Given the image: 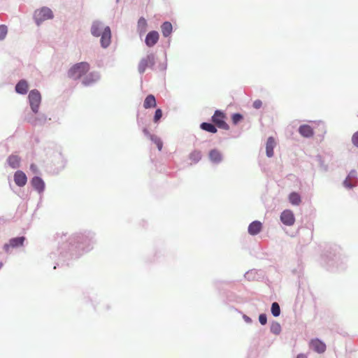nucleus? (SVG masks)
I'll use <instances>...</instances> for the list:
<instances>
[{
    "mask_svg": "<svg viewBox=\"0 0 358 358\" xmlns=\"http://www.w3.org/2000/svg\"><path fill=\"white\" fill-rule=\"evenodd\" d=\"M227 116L226 114L219 110H215L214 115L212 116L213 122L220 129L224 130H229V126L226 122Z\"/></svg>",
    "mask_w": 358,
    "mask_h": 358,
    "instance_id": "obj_2",
    "label": "nucleus"
},
{
    "mask_svg": "<svg viewBox=\"0 0 358 358\" xmlns=\"http://www.w3.org/2000/svg\"><path fill=\"white\" fill-rule=\"evenodd\" d=\"M162 32L164 37H168L172 32V24L169 22H165L162 24Z\"/></svg>",
    "mask_w": 358,
    "mask_h": 358,
    "instance_id": "obj_21",
    "label": "nucleus"
},
{
    "mask_svg": "<svg viewBox=\"0 0 358 358\" xmlns=\"http://www.w3.org/2000/svg\"><path fill=\"white\" fill-rule=\"evenodd\" d=\"M271 313L274 317H278L280 313V306L277 302H274L271 305Z\"/></svg>",
    "mask_w": 358,
    "mask_h": 358,
    "instance_id": "obj_27",
    "label": "nucleus"
},
{
    "mask_svg": "<svg viewBox=\"0 0 358 358\" xmlns=\"http://www.w3.org/2000/svg\"><path fill=\"white\" fill-rule=\"evenodd\" d=\"M150 140L157 145L159 151L162 150L163 143L159 137L156 136H150Z\"/></svg>",
    "mask_w": 358,
    "mask_h": 358,
    "instance_id": "obj_28",
    "label": "nucleus"
},
{
    "mask_svg": "<svg viewBox=\"0 0 358 358\" xmlns=\"http://www.w3.org/2000/svg\"><path fill=\"white\" fill-rule=\"evenodd\" d=\"M155 64V56L153 55H148L145 58H143L138 64V71L143 73L148 67H152Z\"/></svg>",
    "mask_w": 358,
    "mask_h": 358,
    "instance_id": "obj_5",
    "label": "nucleus"
},
{
    "mask_svg": "<svg viewBox=\"0 0 358 358\" xmlns=\"http://www.w3.org/2000/svg\"><path fill=\"white\" fill-rule=\"evenodd\" d=\"M30 169L34 172L36 173L37 171V167L35 164H31L30 166Z\"/></svg>",
    "mask_w": 358,
    "mask_h": 358,
    "instance_id": "obj_38",
    "label": "nucleus"
},
{
    "mask_svg": "<svg viewBox=\"0 0 358 358\" xmlns=\"http://www.w3.org/2000/svg\"><path fill=\"white\" fill-rule=\"evenodd\" d=\"M101 44L103 48H107L110 43L111 31L109 27H106L101 33Z\"/></svg>",
    "mask_w": 358,
    "mask_h": 358,
    "instance_id": "obj_7",
    "label": "nucleus"
},
{
    "mask_svg": "<svg viewBox=\"0 0 358 358\" xmlns=\"http://www.w3.org/2000/svg\"><path fill=\"white\" fill-rule=\"evenodd\" d=\"M262 224L259 221L252 222L248 227V232L251 235H256L262 230Z\"/></svg>",
    "mask_w": 358,
    "mask_h": 358,
    "instance_id": "obj_14",
    "label": "nucleus"
},
{
    "mask_svg": "<svg viewBox=\"0 0 358 358\" xmlns=\"http://www.w3.org/2000/svg\"><path fill=\"white\" fill-rule=\"evenodd\" d=\"M297 358H307V357L303 354H300L297 356Z\"/></svg>",
    "mask_w": 358,
    "mask_h": 358,
    "instance_id": "obj_39",
    "label": "nucleus"
},
{
    "mask_svg": "<svg viewBox=\"0 0 358 358\" xmlns=\"http://www.w3.org/2000/svg\"><path fill=\"white\" fill-rule=\"evenodd\" d=\"M144 134L145 136H147L148 137H149L150 138V136H152L150 132L147 129H143V130Z\"/></svg>",
    "mask_w": 358,
    "mask_h": 358,
    "instance_id": "obj_36",
    "label": "nucleus"
},
{
    "mask_svg": "<svg viewBox=\"0 0 358 358\" xmlns=\"http://www.w3.org/2000/svg\"><path fill=\"white\" fill-rule=\"evenodd\" d=\"M209 158L214 163H219L222 159L220 152L217 149H213L210 151Z\"/></svg>",
    "mask_w": 358,
    "mask_h": 358,
    "instance_id": "obj_19",
    "label": "nucleus"
},
{
    "mask_svg": "<svg viewBox=\"0 0 358 358\" xmlns=\"http://www.w3.org/2000/svg\"><path fill=\"white\" fill-rule=\"evenodd\" d=\"M14 181L19 187H23L27 182V178L22 171H17L14 174Z\"/></svg>",
    "mask_w": 358,
    "mask_h": 358,
    "instance_id": "obj_10",
    "label": "nucleus"
},
{
    "mask_svg": "<svg viewBox=\"0 0 358 358\" xmlns=\"http://www.w3.org/2000/svg\"><path fill=\"white\" fill-rule=\"evenodd\" d=\"M243 119V116L240 113H234L231 116V120L233 124H237L238 122L242 121Z\"/></svg>",
    "mask_w": 358,
    "mask_h": 358,
    "instance_id": "obj_30",
    "label": "nucleus"
},
{
    "mask_svg": "<svg viewBox=\"0 0 358 358\" xmlns=\"http://www.w3.org/2000/svg\"><path fill=\"white\" fill-rule=\"evenodd\" d=\"M159 34L157 31H150L145 37V44L148 47L154 46L157 43V41L159 40Z\"/></svg>",
    "mask_w": 358,
    "mask_h": 358,
    "instance_id": "obj_9",
    "label": "nucleus"
},
{
    "mask_svg": "<svg viewBox=\"0 0 358 358\" xmlns=\"http://www.w3.org/2000/svg\"><path fill=\"white\" fill-rule=\"evenodd\" d=\"M275 146V139L273 137H269L266 142V155L268 157H271L273 156L274 152L273 149Z\"/></svg>",
    "mask_w": 358,
    "mask_h": 358,
    "instance_id": "obj_15",
    "label": "nucleus"
},
{
    "mask_svg": "<svg viewBox=\"0 0 358 358\" xmlns=\"http://www.w3.org/2000/svg\"><path fill=\"white\" fill-rule=\"evenodd\" d=\"M34 17L36 22L39 25L43 21L52 19L53 17V13L49 8L43 7L35 11Z\"/></svg>",
    "mask_w": 358,
    "mask_h": 358,
    "instance_id": "obj_3",
    "label": "nucleus"
},
{
    "mask_svg": "<svg viewBox=\"0 0 358 358\" xmlns=\"http://www.w3.org/2000/svg\"><path fill=\"white\" fill-rule=\"evenodd\" d=\"M352 143L355 146L358 148V131L352 135Z\"/></svg>",
    "mask_w": 358,
    "mask_h": 358,
    "instance_id": "obj_33",
    "label": "nucleus"
},
{
    "mask_svg": "<svg viewBox=\"0 0 358 358\" xmlns=\"http://www.w3.org/2000/svg\"><path fill=\"white\" fill-rule=\"evenodd\" d=\"M281 222L286 226H292L295 222V217L291 210H285L280 215Z\"/></svg>",
    "mask_w": 358,
    "mask_h": 358,
    "instance_id": "obj_6",
    "label": "nucleus"
},
{
    "mask_svg": "<svg viewBox=\"0 0 358 358\" xmlns=\"http://www.w3.org/2000/svg\"><path fill=\"white\" fill-rule=\"evenodd\" d=\"M101 24L100 22H94L91 28L92 34L96 37L99 36L101 35Z\"/></svg>",
    "mask_w": 358,
    "mask_h": 358,
    "instance_id": "obj_24",
    "label": "nucleus"
},
{
    "mask_svg": "<svg viewBox=\"0 0 358 358\" xmlns=\"http://www.w3.org/2000/svg\"><path fill=\"white\" fill-rule=\"evenodd\" d=\"M31 182L33 187L38 192H42L44 190L45 183L41 178L36 176L32 178Z\"/></svg>",
    "mask_w": 358,
    "mask_h": 358,
    "instance_id": "obj_13",
    "label": "nucleus"
},
{
    "mask_svg": "<svg viewBox=\"0 0 358 358\" xmlns=\"http://www.w3.org/2000/svg\"><path fill=\"white\" fill-rule=\"evenodd\" d=\"M99 78L98 75L94 73H90L87 77H85L83 81L85 85H90L92 83L95 82Z\"/></svg>",
    "mask_w": 358,
    "mask_h": 358,
    "instance_id": "obj_26",
    "label": "nucleus"
},
{
    "mask_svg": "<svg viewBox=\"0 0 358 358\" xmlns=\"http://www.w3.org/2000/svg\"><path fill=\"white\" fill-rule=\"evenodd\" d=\"M29 100L32 111L37 113L41 101L40 92L36 90H31L29 94Z\"/></svg>",
    "mask_w": 358,
    "mask_h": 358,
    "instance_id": "obj_4",
    "label": "nucleus"
},
{
    "mask_svg": "<svg viewBox=\"0 0 358 358\" xmlns=\"http://www.w3.org/2000/svg\"><path fill=\"white\" fill-rule=\"evenodd\" d=\"M345 187H348V188H351L352 187V185L350 183V182L346 179L344 182H343Z\"/></svg>",
    "mask_w": 358,
    "mask_h": 358,
    "instance_id": "obj_37",
    "label": "nucleus"
},
{
    "mask_svg": "<svg viewBox=\"0 0 358 358\" xmlns=\"http://www.w3.org/2000/svg\"><path fill=\"white\" fill-rule=\"evenodd\" d=\"M90 69L89 63L82 62L73 65L68 71V76L72 79L78 80L85 75Z\"/></svg>",
    "mask_w": 358,
    "mask_h": 358,
    "instance_id": "obj_1",
    "label": "nucleus"
},
{
    "mask_svg": "<svg viewBox=\"0 0 358 358\" xmlns=\"http://www.w3.org/2000/svg\"><path fill=\"white\" fill-rule=\"evenodd\" d=\"M25 238L24 236L17 237L11 238L9 241V243L4 245V249L6 251H8L10 248H16L18 246H22L24 243Z\"/></svg>",
    "mask_w": 358,
    "mask_h": 358,
    "instance_id": "obj_11",
    "label": "nucleus"
},
{
    "mask_svg": "<svg viewBox=\"0 0 358 358\" xmlns=\"http://www.w3.org/2000/svg\"><path fill=\"white\" fill-rule=\"evenodd\" d=\"M288 198L289 202L294 206H299L301 203V196L297 192H292Z\"/></svg>",
    "mask_w": 358,
    "mask_h": 358,
    "instance_id": "obj_20",
    "label": "nucleus"
},
{
    "mask_svg": "<svg viewBox=\"0 0 358 358\" xmlns=\"http://www.w3.org/2000/svg\"><path fill=\"white\" fill-rule=\"evenodd\" d=\"M310 347L318 353H323L326 350V345L317 338L310 341Z\"/></svg>",
    "mask_w": 358,
    "mask_h": 358,
    "instance_id": "obj_8",
    "label": "nucleus"
},
{
    "mask_svg": "<svg viewBox=\"0 0 358 358\" xmlns=\"http://www.w3.org/2000/svg\"><path fill=\"white\" fill-rule=\"evenodd\" d=\"M147 25H148V24H147L146 20L143 17H140L138 21L137 26H138V30L139 31V32L141 34L145 32Z\"/></svg>",
    "mask_w": 358,
    "mask_h": 358,
    "instance_id": "obj_25",
    "label": "nucleus"
},
{
    "mask_svg": "<svg viewBox=\"0 0 358 358\" xmlns=\"http://www.w3.org/2000/svg\"><path fill=\"white\" fill-rule=\"evenodd\" d=\"M8 33V28L6 25H0V40H3Z\"/></svg>",
    "mask_w": 358,
    "mask_h": 358,
    "instance_id": "obj_31",
    "label": "nucleus"
},
{
    "mask_svg": "<svg viewBox=\"0 0 358 358\" xmlns=\"http://www.w3.org/2000/svg\"><path fill=\"white\" fill-rule=\"evenodd\" d=\"M157 105L155 97L152 94L147 96L143 102V107L145 109L155 108Z\"/></svg>",
    "mask_w": 358,
    "mask_h": 358,
    "instance_id": "obj_18",
    "label": "nucleus"
},
{
    "mask_svg": "<svg viewBox=\"0 0 358 358\" xmlns=\"http://www.w3.org/2000/svg\"><path fill=\"white\" fill-rule=\"evenodd\" d=\"M201 152L199 150H194L189 154V159L192 161V163H197L199 162L201 159Z\"/></svg>",
    "mask_w": 358,
    "mask_h": 358,
    "instance_id": "obj_23",
    "label": "nucleus"
},
{
    "mask_svg": "<svg viewBox=\"0 0 358 358\" xmlns=\"http://www.w3.org/2000/svg\"><path fill=\"white\" fill-rule=\"evenodd\" d=\"M162 117V111L161 109L158 108L156 110L155 116H154V122H157L161 117Z\"/></svg>",
    "mask_w": 358,
    "mask_h": 358,
    "instance_id": "obj_32",
    "label": "nucleus"
},
{
    "mask_svg": "<svg viewBox=\"0 0 358 358\" xmlns=\"http://www.w3.org/2000/svg\"><path fill=\"white\" fill-rule=\"evenodd\" d=\"M299 132L305 138L312 137L314 134L313 129L308 124L301 125L299 128Z\"/></svg>",
    "mask_w": 358,
    "mask_h": 358,
    "instance_id": "obj_12",
    "label": "nucleus"
},
{
    "mask_svg": "<svg viewBox=\"0 0 358 358\" xmlns=\"http://www.w3.org/2000/svg\"><path fill=\"white\" fill-rule=\"evenodd\" d=\"M7 162L13 169H17L20 165V157L16 155H11L8 157Z\"/></svg>",
    "mask_w": 358,
    "mask_h": 358,
    "instance_id": "obj_16",
    "label": "nucleus"
},
{
    "mask_svg": "<svg viewBox=\"0 0 358 358\" xmlns=\"http://www.w3.org/2000/svg\"><path fill=\"white\" fill-rule=\"evenodd\" d=\"M28 83L24 80H21L15 86V91L22 94H25L28 91Z\"/></svg>",
    "mask_w": 358,
    "mask_h": 358,
    "instance_id": "obj_17",
    "label": "nucleus"
},
{
    "mask_svg": "<svg viewBox=\"0 0 358 358\" xmlns=\"http://www.w3.org/2000/svg\"><path fill=\"white\" fill-rule=\"evenodd\" d=\"M200 127L203 130L206 131L210 133H212V134H215L217 131L215 126L211 123L203 122L202 124H201Z\"/></svg>",
    "mask_w": 358,
    "mask_h": 358,
    "instance_id": "obj_22",
    "label": "nucleus"
},
{
    "mask_svg": "<svg viewBox=\"0 0 358 358\" xmlns=\"http://www.w3.org/2000/svg\"><path fill=\"white\" fill-rule=\"evenodd\" d=\"M262 106V102L259 99H257L253 102V107L256 109H259Z\"/></svg>",
    "mask_w": 358,
    "mask_h": 358,
    "instance_id": "obj_35",
    "label": "nucleus"
},
{
    "mask_svg": "<svg viewBox=\"0 0 358 358\" xmlns=\"http://www.w3.org/2000/svg\"><path fill=\"white\" fill-rule=\"evenodd\" d=\"M271 331L275 334H279L281 331V327L279 323L274 322L271 324Z\"/></svg>",
    "mask_w": 358,
    "mask_h": 358,
    "instance_id": "obj_29",
    "label": "nucleus"
},
{
    "mask_svg": "<svg viewBox=\"0 0 358 358\" xmlns=\"http://www.w3.org/2000/svg\"><path fill=\"white\" fill-rule=\"evenodd\" d=\"M259 321L262 325L266 324L267 322L266 315L265 314H261L259 317Z\"/></svg>",
    "mask_w": 358,
    "mask_h": 358,
    "instance_id": "obj_34",
    "label": "nucleus"
}]
</instances>
